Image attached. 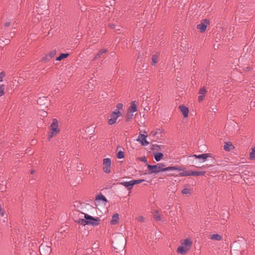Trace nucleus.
<instances>
[{"label":"nucleus","mask_w":255,"mask_h":255,"mask_svg":"<svg viewBox=\"0 0 255 255\" xmlns=\"http://www.w3.org/2000/svg\"><path fill=\"white\" fill-rule=\"evenodd\" d=\"M147 168L149 170L148 174H151L152 173L156 174L160 172L168 171H182L183 168L180 166H169L164 168H161L160 166L157 164L152 165L147 164Z\"/></svg>","instance_id":"f257e3e1"},{"label":"nucleus","mask_w":255,"mask_h":255,"mask_svg":"<svg viewBox=\"0 0 255 255\" xmlns=\"http://www.w3.org/2000/svg\"><path fill=\"white\" fill-rule=\"evenodd\" d=\"M192 245L191 239L188 238L183 240L181 242V246L177 249V252L179 254L184 255L190 249Z\"/></svg>","instance_id":"f03ea898"},{"label":"nucleus","mask_w":255,"mask_h":255,"mask_svg":"<svg viewBox=\"0 0 255 255\" xmlns=\"http://www.w3.org/2000/svg\"><path fill=\"white\" fill-rule=\"evenodd\" d=\"M59 132L58 128V122L57 119H54L52 120V124L50 125V132L49 135V139L53 136L56 135Z\"/></svg>","instance_id":"7ed1b4c3"},{"label":"nucleus","mask_w":255,"mask_h":255,"mask_svg":"<svg viewBox=\"0 0 255 255\" xmlns=\"http://www.w3.org/2000/svg\"><path fill=\"white\" fill-rule=\"evenodd\" d=\"M179 173V176H201L205 174V172L203 171H184V169Z\"/></svg>","instance_id":"20e7f679"},{"label":"nucleus","mask_w":255,"mask_h":255,"mask_svg":"<svg viewBox=\"0 0 255 255\" xmlns=\"http://www.w3.org/2000/svg\"><path fill=\"white\" fill-rule=\"evenodd\" d=\"M121 112L119 110H116L112 113L111 115V118L108 121V124L109 125H113L115 124L118 118L121 115Z\"/></svg>","instance_id":"39448f33"},{"label":"nucleus","mask_w":255,"mask_h":255,"mask_svg":"<svg viewBox=\"0 0 255 255\" xmlns=\"http://www.w3.org/2000/svg\"><path fill=\"white\" fill-rule=\"evenodd\" d=\"M210 23V21L208 19H204L202 22L197 24V28L200 30L201 32H204L207 26Z\"/></svg>","instance_id":"423d86ee"},{"label":"nucleus","mask_w":255,"mask_h":255,"mask_svg":"<svg viewBox=\"0 0 255 255\" xmlns=\"http://www.w3.org/2000/svg\"><path fill=\"white\" fill-rule=\"evenodd\" d=\"M111 160L109 158H104L103 160V170L106 173L111 172Z\"/></svg>","instance_id":"0eeeda50"},{"label":"nucleus","mask_w":255,"mask_h":255,"mask_svg":"<svg viewBox=\"0 0 255 255\" xmlns=\"http://www.w3.org/2000/svg\"><path fill=\"white\" fill-rule=\"evenodd\" d=\"M85 219H79L77 220V222L80 225L85 226L86 225H89V223H91L90 222L89 220L93 219V217L88 214H85Z\"/></svg>","instance_id":"6e6552de"},{"label":"nucleus","mask_w":255,"mask_h":255,"mask_svg":"<svg viewBox=\"0 0 255 255\" xmlns=\"http://www.w3.org/2000/svg\"><path fill=\"white\" fill-rule=\"evenodd\" d=\"M210 156V154L209 153H203L200 155L193 154L189 156V158H194L195 159H199L201 160L202 162H204Z\"/></svg>","instance_id":"1a4fd4ad"},{"label":"nucleus","mask_w":255,"mask_h":255,"mask_svg":"<svg viewBox=\"0 0 255 255\" xmlns=\"http://www.w3.org/2000/svg\"><path fill=\"white\" fill-rule=\"evenodd\" d=\"M146 135L143 134H139L136 139L137 141L140 142L143 146H147L149 144V142L146 140Z\"/></svg>","instance_id":"9d476101"},{"label":"nucleus","mask_w":255,"mask_h":255,"mask_svg":"<svg viewBox=\"0 0 255 255\" xmlns=\"http://www.w3.org/2000/svg\"><path fill=\"white\" fill-rule=\"evenodd\" d=\"M56 50H53L48 53L47 54L45 55L42 59V60L45 62L49 61L51 58L54 57L56 55Z\"/></svg>","instance_id":"9b49d317"},{"label":"nucleus","mask_w":255,"mask_h":255,"mask_svg":"<svg viewBox=\"0 0 255 255\" xmlns=\"http://www.w3.org/2000/svg\"><path fill=\"white\" fill-rule=\"evenodd\" d=\"M179 108L180 110L181 111V112H182V113L183 114V116L185 118L187 117L188 116V114H189L188 108L183 105L180 106Z\"/></svg>","instance_id":"f8f14e48"},{"label":"nucleus","mask_w":255,"mask_h":255,"mask_svg":"<svg viewBox=\"0 0 255 255\" xmlns=\"http://www.w3.org/2000/svg\"><path fill=\"white\" fill-rule=\"evenodd\" d=\"M122 147L120 146H119L117 147V156L118 158L119 159H122L124 158L125 157V153L122 150Z\"/></svg>","instance_id":"ddd939ff"},{"label":"nucleus","mask_w":255,"mask_h":255,"mask_svg":"<svg viewBox=\"0 0 255 255\" xmlns=\"http://www.w3.org/2000/svg\"><path fill=\"white\" fill-rule=\"evenodd\" d=\"M119 215L118 213L114 214L112 216V219L111 221V224L113 225H117L119 222Z\"/></svg>","instance_id":"4468645a"},{"label":"nucleus","mask_w":255,"mask_h":255,"mask_svg":"<svg viewBox=\"0 0 255 255\" xmlns=\"http://www.w3.org/2000/svg\"><path fill=\"white\" fill-rule=\"evenodd\" d=\"M137 111V106L135 104V101H133L131 103L130 106L128 109L129 113H133Z\"/></svg>","instance_id":"2eb2a0df"},{"label":"nucleus","mask_w":255,"mask_h":255,"mask_svg":"<svg viewBox=\"0 0 255 255\" xmlns=\"http://www.w3.org/2000/svg\"><path fill=\"white\" fill-rule=\"evenodd\" d=\"M120 184L121 185H122L123 186H124L128 190L131 189L133 187L131 180L128 181L122 182Z\"/></svg>","instance_id":"dca6fc26"},{"label":"nucleus","mask_w":255,"mask_h":255,"mask_svg":"<svg viewBox=\"0 0 255 255\" xmlns=\"http://www.w3.org/2000/svg\"><path fill=\"white\" fill-rule=\"evenodd\" d=\"M93 220L92 219L89 220L90 222L91 223H89V225H91L93 226H94L99 225L100 224V223H99L100 219L99 218H95L93 217Z\"/></svg>","instance_id":"f3484780"},{"label":"nucleus","mask_w":255,"mask_h":255,"mask_svg":"<svg viewBox=\"0 0 255 255\" xmlns=\"http://www.w3.org/2000/svg\"><path fill=\"white\" fill-rule=\"evenodd\" d=\"M163 154L161 152H156L154 155V157L156 161H159L163 157Z\"/></svg>","instance_id":"a211bd4d"},{"label":"nucleus","mask_w":255,"mask_h":255,"mask_svg":"<svg viewBox=\"0 0 255 255\" xmlns=\"http://www.w3.org/2000/svg\"><path fill=\"white\" fill-rule=\"evenodd\" d=\"M210 239L213 240L219 241L221 240L222 237L218 234H214L211 236Z\"/></svg>","instance_id":"6ab92c4d"},{"label":"nucleus","mask_w":255,"mask_h":255,"mask_svg":"<svg viewBox=\"0 0 255 255\" xmlns=\"http://www.w3.org/2000/svg\"><path fill=\"white\" fill-rule=\"evenodd\" d=\"M107 52V50L106 49H102L101 50L99 51L97 54L95 55L94 57V59L99 58L103 54Z\"/></svg>","instance_id":"aec40b11"},{"label":"nucleus","mask_w":255,"mask_h":255,"mask_svg":"<svg viewBox=\"0 0 255 255\" xmlns=\"http://www.w3.org/2000/svg\"><path fill=\"white\" fill-rule=\"evenodd\" d=\"M69 55L68 53H62L58 57H57L56 59L57 61H60L62 59L67 57Z\"/></svg>","instance_id":"412c9836"},{"label":"nucleus","mask_w":255,"mask_h":255,"mask_svg":"<svg viewBox=\"0 0 255 255\" xmlns=\"http://www.w3.org/2000/svg\"><path fill=\"white\" fill-rule=\"evenodd\" d=\"M158 54H153L152 56V65H155L158 61Z\"/></svg>","instance_id":"4be33fe9"},{"label":"nucleus","mask_w":255,"mask_h":255,"mask_svg":"<svg viewBox=\"0 0 255 255\" xmlns=\"http://www.w3.org/2000/svg\"><path fill=\"white\" fill-rule=\"evenodd\" d=\"M96 199L97 200H102V201H105V202H106L107 201L105 196H104L102 194H98L96 196Z\"/></svg>","instance_id":"5701e85b"},{"label":"nucleus","mask_w":255,"mask_h":255,"mask_svg":"<svg viewBox=\"0 0 255 255\" xmlns=\"http://www.w3.org/2000/svg\"><path fill=\"white\" fill-rule=\"evenodd\" d=\"M233 146L232 144H231L230 142H226L224 146V148L226 151H230L231 149V148Z\"/></svg>","instance_id":"b1692460"},{"label":"nucleus","mask_w":255,"mask_h":255,"mask_svg":"<svg viewBox=\"0 0 255 255\" xmlns=\"http://www.w3.org/2000/svg\"><path fill=\"white\" fill-rule=\"evenodd\" d=\"M250 158L251 159H255V146L252 148V151L250 153Z\"/></svg>","instance_id":"393cba45"},{"label":"nucleus","mask_w":255,"mask_h":255,"mask_svg":"<svg viewBox=\"0 0 255 255\" xmlns=\"http://www.w3.org/2000/svg\"><path fill=\"white\" fill-rule=\"evenodd\" d=\"M131 181H132V186H133L135 184L142 183V182L144 181L145 180L144 179H138V180H134L133 179V180H131Z\"/></svg>","instance_id":"a878e982"},{"label":"nucleus","mask_w":255,"mask_h":255,"mask_svg":"<svg viewBox=\"0 0 255 255\" xmlns=\"http://www.w3.org/2000/svg\"><path fill=\"white\" fill-rule=\"evenodd\" d=\"M207 92V91L204 87L201 88L199 91V94L203 96H205V94Z\"/></svg>","instance_id":"bb28decb"},{"label":"nucleus","mask_w":255,"mask_h":255,"mask_svg":"<svg viewBox=\"0 0 255 255\" xmlns=\"http://www.w3.org/2000/svg\"><path fill=\"white\" fill-rule=\"evenodd\" d=\"M154 218L156 221H160L161 220V217L160 215L158 214L157 211H155L154 213Z\"/></svg>","instance_id":"cd10ccee"},{"label":"nucleus","mask_w":255,"mask_h":255,"mask_svg":"<svg viewBox=\"0 0 255 255\" xmlns=\"http://www.w3.org/2000/svg\"><path fill=\"white\" fill-rule=\"evenodd\" d=\"M43 101H46V102H48V100L47 99V98L46 97H43V98H39V99L37 100V103L38 104H42L43 103Z\"/></svg>","instance_id":"c85d7f7f"},{"label":"nucleus","mask_w":255,"mask_h":255,"mask_svg":"<svg viewBox=\"0 0 255 255\" xmlns=\"http://www.w3.org/2000/svg\"><path fill=\"white\" fill-rule=\"evenodd\" d=\"M132 117H133V114L131 113H129V112H128V113L127 114V115L126 116V120L127 121H130L132 118Z\"/></svg>","instance_id":"c756f323"},{"label":"nucleus","mask_w":255,"mask_h":255,"mask_svg":"<svg viewBox=\"0 0 255 255\" xmlns=\"http://www.w3.org/2000/svg\"><path fill=\"white\" fill-rule=\"evenodd\" d=\"M217 111V108L216 105H212L210 107L209 112H212L214 113H215Z\"/></svg>","instance_id":"7c9ffc66"},{"label":"nucleus","mask_w":255,"mask_h":255,"mask_svg":"<svg viewBox=\"0 0 255 255\" xmlns=\"http://www.w3.org/2000/svg\"><path fill=\"white\" fill-rule=\"evenodd\" d=\"M4 86L1 85L0 86V97L3 96L4 94Z\"/></svg>","instance_id":"2f4dec72"},{"label":"nucleus","mask_w":255,"mask_h":255,"mask_svg":"<svg viewBox=\"0 0 255 255\" xmlns=\"http://www.w3.org/2000/svg\"><path fill=\"white\" fill-rule=\"evenodd\" d=\"M181 192L183 194H190V191L188 188H184Z\"/></svg>","instance_id":"473e14b6"},{"label":"nucleus","mask_w":255,"mask_h":255,"mask_svg":"<svg viewBox=\"0 0 255 255\" xmlns=\"http://www.w3.org/2000/svg\"><path fill=\"white\" fill-rule=\"evenodd\" d=\"M161 133V131L160 129H158L156 131H152L150 134H152L153 136L156 135L157 134H160Z\"/></svg>","instance_id":"72a5a7b5"},{"label":"nucleus","mask_w":255,"mask_h":255,"mask_svg":"<svg viewBox=\"0 0 255 255\" xmlns=\"http://www.w3.org/2000/svg\"><path fill=\"white\" fill-rule=\"evenodd\" d=\"M5 72L2 71L0 73V82L3 81V78L5 76Z\"/></svg>","instance_id":"f704fd0d"},{"label":"nucleus","mask_w":255,"mask_h":255,"mask_svg":"<svg viewBox=\"0 0 255 255\" xmlns=\"http://www.w3.org/2000/svg\"><path fill=\"white\" fill-rule=\"evenodd\" d=\"M136 219L141 223H143L144 221V218L142 216H139Z\"/></svg>","instance_id":"c9c22d12"},{"label":"nucleus","mask_w":255,"mask_h":255,"mask_svg":"<svg viewBox=\"0 0 255 255\" xmlns=\"http://www.w3.org/2000/svg\"><path fill=\"white\" fill-rule=\"evenodd\" d=\"M0 215H1V216H3L4 215V211L0 205Z\"/></svg>","instance_id":"e433bc0d"},{"label":"nucleus","mask_w":255,"mask_h":255,"mask_svg":"<svg viewBox=\"0 0 255 255\" xmlns=\"http://www.w3.org/2000/svg\"><path fill=\"white\" fill-rule=\"evenodd\" d=\"M109 26L112 29H116V30L119 29V28H117V25L115 24H110Z\"/></svg>","instance_id":"4c0bfd02"},{"label":"nucleus","mask_w":255,"mask_h":255,"mask_svg":"<svg viewBox=\"0 0 255 255\" xmlns=\"http://www.w3.org/2000/svg\"><path fill=\"white\" fill-rule=\"evenodd\" d=\"M205 96L203 95H199V96L198 97V101L199 102H201L203 101L204 99Z\"/></svg>","instance_id":"58836bf2"},{"label":"nucleus","mask_w":255,"mask_h":255,"mask_svg":"<svg viewBox=\"0 0 255 255\" xmlns=\"http://www.w3.org/2000/svg\"><path fill=\"white\" fill-rule=\"evenodd\" d=\"M123 107V104H122V103H119V104H117V108L119 110L122 109Z\"/></svg>","instance_id":"ea45409f"},{"label":"nucleus","mask_w":255,"mask_h":255,"mask_svg":"<svg viewBox=\"0 0 255 255\" xmlns=\"http://www.w3.org/2000/svg\"><path fill=\"white\" fill-rule=\"evenodd\" d=\"M224 217H223L224 220H225L226 218H228L229 213L228 212H226L225 213H224Z\"/></svg>","instance_id":"a19ab883"},{"label":"nucleus","mask_w":255,"mask_h":255,"mask_svg":"<svg viewBox=\"0 0 255 255\" xmlns=\"http://www.w3.org/2000/svg\"><path fill=\"white\" fill-rule=\"evenodd\" d=\"M157 165L159 166H160L161 168H164L165 167H164V166H165V165L163 163H158L157 164Z\"/></svg>","instance_id":"79ce46f5"},{"label":"nucleus","mask_w":255,"mask_h":255,"mask_svg":"<svg viewBox=\"0 0 255 255\" xmlns=\"http://www.w3.org/2000/svg\"><path fill=\"white\" fill-rule=\"evenodd\" d=\"M10 25V22H6L5 23V24H4V25H5V27H8V26H9Z\"/></svg>","instance_id":"37998d69"},{"label":"nucleus","mask_w":255,"mask_h":255,"mask_svg":"<svg viewBox=\"0 0 255 255\" xmlns=\"http://www.w3.org/2000/svg\"><path fill=\"white\" fill-rule=\"evenodd\" d=\"M47 249L48 250V254H49V253H50V252L51 250H50V249L49 247H47Z\"/></svg>","instance_id":"c03bdc74"},{"label":"nucleus","mask_w":255,"mask_h":255,"mask_svg":"<svg viewBox=\"0 0 255 255\" xmlns=\"http://www.w3.org/2000/svg\"><path fill=\"white\" fill-rule=\"evenodd\" d=\"M46 115H47V113L44 112V113H43V116H46Z\"/></svg>","instance_id":"a18cd8bd"},{"label":"nucleus","mask_w":255,"mask_h":255,"mask_svg":"<svg viewBox=\"0 0 255 255\" xmlns=\"http://www.w3.org/2000/svg\"><path fill=\"white\" fill-rule=\"evenodd\" d=\"M33 172H34V171H33V170H32V171H31V174H33Z\"/></svg>","instance_id":"49530a36"},{"label":"nucleus","mask_w":255,"mask_h":255,"mask_svg":"<svg viewBox=\"0 0 255 255\" xmlns=\"http://www.w3.org/2000/svg\"><path fill=\"white\" fill-rule=\"evenodd\" d=\"M193 162L196 163V162H194V160L193 161Z\"/></svg>","instance_id":"de8ad7c7"}]
</instances>
